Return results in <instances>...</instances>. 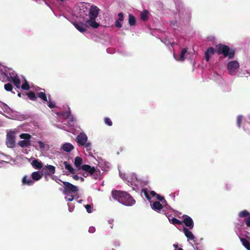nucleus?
I'll use <instances>...</instances> for the list:
<instances>
[{
  "label": "nucleus",
  "instance_id": "nucleus-1",
  "mask_svg": "<svg viewBox=\"0 0 250 250\" xmlns=\"http://www.w3.org/2000/svg\"><path fill=\"white\" fill-rule=\"evenodd\" d=\"M88 13V8L84 4L81 3L74 8V15L81 20L79 22H73L75 27L80 32L84 33L86 32V27L85 26V20L87 19Z\"/></svg>",
  "mask_w": 250,
  "mask_h": 250
},
{
  "label": "nucleus",
  "instance_id": "nucleus-2",
  "mask_svg": "<svg viewBox=\"0 0 250 250\" xmlns=\"http://www.w3.org/2000/svg\"><path fill=\"white\" fill-rule=\"evenodd\" d=\"M119 170L120 177L133 190L137 191L143 186V181L135 173H123L119 169Z\"/></svg>",
  "mask_w": 250,
  "mask_h": 250
},
{
  "label": "nucleus",
  "instance_id": "nucleus-3",
  "mask_svg": "<svg viewBox=\"0 0 250 250\" xmlns=\"http://www.w3.org/2000/svg\"><path fill=\"white\" fill-rule=\"evenodd\" d=\"M83 162V159L81 157L77 156L75 158L74 165L78 169H82L88 172L95 179L99 178L101 174L99 169L95 168L94 167H91L88 165H82Z\"/></svg>",
  "mask_w": 250,
  "mask_h": 250
},
{
  "label": "nucleus",
  "instance_id": "nucleus-4",
  "mask_svg": "<svg viewBox=\"0 0 250 250\" xmlns=\"http://www.w3.org/2000/svg\"><path fill=\"white\" fill-rule=\"evenodd\" d=\"M112 196L115 200L126 206H132L135 204V200L126 192L112 191Z\"/></svg>",
  "mask_w": 250,
  "mask_h": 250
},
{
  "label": "nucleus",
  "instance_id": "nucleus-5",
  "mask_svg": "<svg viewBox=\"0 0 250 250\" xmlns=\"http://www.w3.org/2000/svg\"><path fill=\"white\" fill-rule=\"evenodd\" d=\"M99 13V9L96 6L91 5L90 8H88L87 19L85 20L84 23L86 28H97L99 26L100 24L96 21Z\"/></svg>",
  "mask_w": 250,
  "mask_h": 250
},
{
  "label": "nucleus",
  "instance_id": "nucleus-6",
  "mask_svg": "<svg viewBox=\"0 0 250 250\" xmlns=\"http://www.w3.org/2000/svg\"><path fill=\"white\" fill-rule=\"evenodd\" d=\"M59 120H62L61 121L65 125L68 126H74L76 122V118L71 114L70 109L67 108L66 111H62L57 113Z\"/></svg>",
  "mask_w": 250,
  "mask_h": 250
},
{
  "label": "nucleus",
  "instance_id": "nucleus-7",
  "mask_svg": "<svg viewBox=\"0 0 250 250\" xmlns=\"http://www.w3.org/2000/svg\"><path fill=\"white\" fill-rule=\"evenodd\" d=\"M2 73L8 81L13 83L17 88H20V79L14 70L10 68H4Z\"/></svg>",
  "mask_w": 250,
  "mask_h": 250
},
{
  "label": "nucleus",
  "instance_id": "nucleus-8",
  "mask_svg": "<svg viewBox=\"0 0 250 250\" xmlns=\"http://www.w3.org/2000/svg\"><path fill=\"white\" fill-rule=\"evenodd\" d=\"M239 217L243 220H239L235 224V226L238 229H245V225L247 227L250 228V213L246 210L239 212Z\"/></svg>",
  "mask_w": 250,
  "mask_h": 250
},
{
  "label": "nucleus",
  "instance_id": "nucleus-9",
  "mask_svg": "<svg viewBox=\"0 0 250 250\" xmlns=\"http://www.w3.org/2000/svg\"><path fill=\"white\" fill-rule=\"evenodd\" d=\"M216 51L218 55L223 54L225 57H228L229 59H232L234 56V50L230 49L228 46L225 45L220 44L217 45Z\"/></svg>",
  "mask_w": 250,
  "mask_h": 250
},
{
  "label": "nucleus",
  "instance_id": "nucleus-10",
  "mask_svg": "<svg viewBox=\"0 0 250 250\" xmlns=\"http://www.w3.org/2000/svg\"><path fill=\"white\" fill-rule=\"evenodd\" d=\"M240 65L237 61H231L227 64L228 73L231 76H238L239 73Z\"/></svg>",
  "mask_w": 250,
  "mask_h": 250
},
{
  "label": "nucleus",
  "instance_id": "nucleus-11",
  "mask_svg": "<svg viewBox=\"0 0 250 250\" xmlns=\"http://www.w3.org/2000/svg\"><path fill=\"white\" fill-rule=\"evenodd\" d=\"M21 139H23V140L20 141L18 143V145L22 148L28 147L31 146L30 139L31 136L28 133H22L20 135Z\"/></svg>",
  "mask_w": 250,
  "mask_h": 250
},
{
  "label": "nucleus",
  "instance_id": "nucleus-12",
  "mask_svg": "<svg viewBox=\"0 0 250 250\" xmlns=\"http://www.w3.org/2000/svg\"><path fill=\"white\" fill-rule=\"evenodd\" d=\"M0 113L10 118L13 116L14 111L6 104L0 102Z\"/></svg>",
  "mask_w": 250,
  "mask_h": 250
},
{
  "label": "nucleus",
  "instance_id": "nucleus-13",
  "mask_svg": "<svg viewBox=\"0 0 250 250\" xmlns=\"http://www.w3.org/2000/svg\"><path fill=\"white\" fill-rule=\"evenodd\" d=\"M188 50V48L187 47L182 49L179 55L173 53L174 59L177 61L184 62L189 54V52Z\"/></svg>",
  "mask_w": 250,
  "mask_h": 250
},
{
  "label": "nucleus",
  "instance_id": "nucleus-14",
  "mask_svg": "<svg viewBox=\"0 0 250 250\" xmlns=\"http://www.w3.org/2000/svg\"><path fill=\"white\" fill-rule=\"evenodd\" d=\"M63 184L64 188L63 192L74 193L77 192L79 190V188L77 186L70 183L69 182H63Z\"/></svg>",
  "mask_w": 250,
  "mask_h": 250
},
{
  "label": "nucleus",
  "instance_id": "nucleus-15",
  "mask_svg": "<svg viewBox=\"0 0 250 250\" xmlns=\"http://www.w3.org/2000/svg\"><path fill=\"white\" fill-rule=\"evenodd\" d=\"M32 145L38 151L46 150L49 148V146L47 144H45L40 140L33 142Z\"/></svg>",
  "mask_w": 250,
  "mask_h": 250
},
{
  "label": "nucleus",
  "instance_id": "nucleus-16",
  "mask_svg": "<svg viewBox=\"0 0 250 250\" xmlns=\"http://www.w3.org/2000/svg\"><path fill=\"white\" fill-rule=\"evenodd\" d=\"M182 223H184L187 228L192 229L194 227V222L192 218L186 215H184L183 216V221Z\"/></svg>",
  "mask_w": 250,
  "mask_h": 250
},
{
  "label": "nucleus",
  "instance_id": "nucleus-17",
  "mask_svg": "<svg viewBox=\"0 0 250 250\" xmlns=\"http://www.w3.org/2000/svg\"><path fill=\"white\" fill-rule=\"evenodd\" d=\"M88 138L84 133H80L76 138L77 142L80 146H83L87 143Z\"/></svg>",
  "mask_w": 250,
  "mask_h": 250
},
{
  "label": "nucleus",
  "instance_id": "nucleus-18",
  "mask_svg": "<svg viewBox=\"0 0 250 250\" xmlns=\"http://www.w3.org/2000/svg\"><path fill=\"white\" fill-rule=\"evenodd\" d=\"M151 208L155 211H157L158 213H162L164 212V210L163 209V207L165 205L164 204H161L158 201L154 202L152 204H150Z\"/></svg>",
  "mask_w": 250,
  "mask_h": 250
},
{
  "label": "nucleus",
  "instance_id": "nucleus-19",
  "mask_svg": "<svg viewBox=\"0 0 250 250\" xmlns=\"http://www.w3.org/2000/svg\"><path fill=\"white\" fill-rule=\"evenodd\" d=\"M6 145L10 148L13 147L15 146V138L12 132H8L7 134Z\"/></svg>",
  "mask_w": 250,
  "mask_h": 250
},
{
  "label": "nucleus",
  "instance_id": "nucleus-20",
  "mask_svg": "<svg viewBox=\"0 0 250 250\" xmlns=\"http://www.w3.org/2000/svg\"><path fill=\"white\" fill-rule=\"evenodd\" d=\"M190 229L184 227L183 228V231L186 236L188 239V241L189 242L190 241H194L195 239V236L192 233V232L190 230Z\"/></svg>",
  "mask_w": 250,
  "mask_h": 250
},
{
  "label": "nucleus",
  "instance_id": "nucleus-21",
  "mask_svg": "<svg viewBox=\"0 0 250 250\" xmlns=\"http://www.w3.org/2000/svg\"><path fill=\"white\" fill-rule=\"evenodd\" d=\"M191 18V13L190 11H185L183 12L180 14V19L183 21L188 22Z\"/></svg>",
  "mask_w": 250,
  "mask_h": 250
},
{
  "label": "nucleus",
  "instance_id": "nucleus-22",
  "mask_svg": "<svg viewBox=\"0 0 250 250\" xmlns=\"http://www.w3.org/2000/svg\"><path fill=\"white\" fill-rule=\"evenodd\" d=\"M143 192L144 193L145 197L147 200L150 199V196L152 197H154L157 195L154 191H147L146 189H143Z\"/></svg>",
  "mask_w": 250,
  "mask_h": 250
},
{
  "label": "nucleus",
  "instance_id": "nucleus-23",
  "mask_svg": "<svg viewBox=\"0 0 250 250\" xmlns=\"http://www.w3.org/2000/svg\"><path fill=\"white\" fill-rule=\"evenodd\" d=\"M32 167L36 169H40L43 167V164L41 161L38 159H34L31 163Z\"/></svg>",
  "mask_w": 250,
  "mask_h": 250
},
{
  "label": "nucleus",
  "instance_id": "nucleus-24",
  "mask_svg": "<svg viewBox=\"0 0 250 250\" xmlns=\"http://www.w3.org/2000/svg\"><path fill=\"white\" fill-rule=\"evenodd\" d=\"M62 149L65 152H69L74 149V146L69 143H65L62 146Z\"/></svg>",
  "mask_w": 250,
  "mask_h": 250
},
{
  "label": "nucleus",
  "instance_id": "nucleus-25",
  "mask_svg": "<svg viewBox=\"0 0 250 250\" xmlns=\"http://www.w3.org/2000/svg\"><path fill=\"white\" fill-rule=\"evenodd\" d=\"M22 183L23 185H27V186H31L33 185L34 183L33 179H31V178L28 177L26 175H25L22 179Z\"/></svg>",
  "mask_w": 250,
  "mask_h": 250
},
{
  "label": "nucleus",
  "instance_id": "nucleus-26",
  "mask_svg": "<svg viewBox=\"0 0 250 250\" xmlns=\"http://www.w3.org/2000/svg\"><path fill=\"white\" fill-rule=\"evenodd\" d=\"M214 50L213 47L208 48L205 53V59L207 62H208L210 57L214 54Z\"/></svg>",
  "mask_w": 250,
  "mask_h": 250
},
{
  "label": "nucleus",
  "instance_id": "nucleus-27",
  "mask_svg": "<svg viewBox=\"0 0 250 250\" xmlns=\"http://www.w3.org/2000/svg\"><path fill=\"white\" fill-rule=\"evenodd\" d=\"M42 177V174L39 171H35L31 174V178L33 181H39Z\"/></svg>",
  "mask_w": 250,
  "mask_h": 250
},
{
  "label": "nucleus",
  "instance_id": "nucleus-28",
  "mask_svg": "<svg viewBox=\"0 0 250 250\" xmlns=\"http://www.w3.org/2000/svg\"><path fill=\"white\" fill-rule=\"evenodd\" d=\"M84 148L87 152L89 155H92V144L90 142H87L83 146Z\"/></svg>",
  "mask_w": 250,
  "mask_h": 250
},
{
  "label": "nucleus",
  "instance_id": "nucleus-29",
  "mask_svg": "<svg viewBox=\"0 0 250 250\" xmlns=\"http://www.w3.org/2000/svg\"><path fill=\"white\" fill-rule=\"evenodd\" d=\"M242 245L247 249V250H250V242L246 239L240 237Z\"/></svg>",
  "mask_w": 250,
  "mask_h": 250
},
{
  "label": "nucleus",
  "instance_id": "nucleus-30",
  "mask_svg": "<svg viewBox=\"0 0 250 250\" xmlns=\"http://www.w3.org/2000/svg\"><path fill=\"white\" fill-rule=\"evenodd\" d=\"M63 164L65 167V168L68 170L71 173L74 174L75 173V170L67 162L65 161Z\"/></svg>",
  "mask_w": 250,
  "mask_h": 250
},
{
  "label": "nucleus",
  "instance_id": "nucleus-31",
  "mask_svg": "<svg viewBox=\"0 0 250 250\" xmlns=\"http://www.w3.org/2000/svg\"><path fill=\"white\" fill-rule=\"evenodd\" d=\"M63 194L65 195L64 198L67 201H72L74 199L73 195L72 193L63 192Z\"/></svg>",
  "mask_w": 250,
  "mask_h": 250
},
{
  "label": "nucleus",
  "instance_id": "nucleus-32",
  "mask_svg": "<svg viewBox=\"0 0 250 250\" xmlns=\"http://www.w3.org/2000/svg\"><path fill=\"white\" fill-rule=\"evenodd\" d=\"M37 97L42 99L44 102H47V98L46 94L44 92H41L37 94Z\"/></svg>",
  "mask_w": 250,
  "mask_h": 250
},
{
  "label": "nucleus",
  "instance_id": "nucleus-33",
  "mask_svg": "<svg viewBox=\"0 0 250 250\" xmlns=\"http://www.w3.org/2000/svg\"><path fill=\"white\" fill-rule=\"evenodd\" d=\"M23 81H24V83L21 85V80L20 79V88H21L23 90H28L30 88L29 85L24 77L22 78Z\"/></svg>",
  "mask_w": 250,
  "mask_h": 250
},
{
  "label": "nucleus",
  "instance_id": "nucleus-34",
  "mask_svg": "<svg viewBox=\"0 0 250 250\" xmlns=\"http://www.w3.org/2000/svg\"><path fill=\"white\" fill-rule=\"evenodd\" d=\"M168 220L173 225H181L182 224V221L179 220L175 217H172V218H168Z\"/></svg>",
  "mask_w": 250,
  "mask_h": 250
},
{
  "label": "nucleus",
  "instance_id": "nucleus-35",
  "mask_svg": "<svg viewBox=\"0 0 250 250\" xmlns=\"http://www.w3.org/2000/svg\"><path fill=\"white\" fill-rule=\"evenodd\" d=\"M47 104V106L50 108H54L56 107L55 103L52 101L50 99V95L48 96V98L47 99V102H46Z\"/></svg>",
  "mask_w": 250,
  "mask_h": 250
},
{
  "label": "nucleus",
  "instance_id": "nucleus-36",
  "mask_svg": "<svg viewBox=\"0 0 250 250\" xmlns=\"http://www.w3.org/2000/svg\"><path fill=\"white\" fill-rule=\"evenodd\" d=\"M45 167L50 172V174H53L55 173V167L53 166L47 165Z\"/></svg>",
  "mask_w": 250,
  "mask_h": 250
},
{
  "label": "nucleus",
  "instance_id": "nucleus-37",
  "mask_svg": "<svg viewBox=\"0 0 250 250\" xmlns=\"http://www.w3.org/2000/svg\"><path fill=\"white\" fill-rule=\"evenodd\" d=\"M148 12L146 10L143 11L141 14V18L143 21H146L147 19Z\"/></svg>",
  "mask_w": 250,
  "mask_h": 250
},
{
  "label": "nucleus",
  "instance_id": "nucleus-38",
  "mask_svg": "<svg viewBox=\"0 0 250 250\" xmlns=\"http://www.w3.org/2000/svg\"><path fill=\"white\" fill-rule=\"evenodd\" d=\"M128 20H129V21H128L129 24L130 25H134L135 24L136 20L133 15L130 14L129 15V19Z\"/></svg>",
  "mask_w": 250,
  "mask_h": 250
},
{
  "label": "nucleus",
  "instance_id": "nucleus-39",
  "mask_svg": "<svg viewBox=\"0 0 250 250\" xmlns=\"http://www.w3.org/2000/svg\"><path fill=\"white\" fill-rule=\"evenodd\" d=\"M28 97L31 100H35L37 99V95L33 92H30L27 94Z\"/></svg>",
  "mask_w": 250,
  "mask_h": 250
},
{
  "label": "nucleus",
  "instance_id": "nucleus-40",
  "mask_svg": "<svg viewBox=\"0 0 250 250\" xmlns=\"http://www.w3.org/2000/svg\"><path fill=\"white\" fill-rule=\"evenodd\" d=\"M163 42L168 47L172 46V44H173V42H172L170 40L167 39H164L163 40Z\"/></svg>",
  "mask_w": 250,
  "mask_h": 250
},
{
  "label": "nucleus",
  "instance_id": "nucleus-41",
  "mask_svg": "<svg viewBox=\"0 0 250 250\" xmlns=\"http://www.w3.org/2000/svg\"><path fill=\"white\" fill-rule=\"evenodd\" d=\"M86 210V211L89 213H92L93 212V206L92 205L87 204L84 206Z\"/></svg>",
  "mask_w": 250,
  "mask_h": 250
},
{
  "label": "nucleus",
  "instance_id": "nucleus-42",
  "mask_svg": "<svg viewBox=\"0 0 250 250\" xmlns=\"http://www.w3.org/2000/svg\"><path fill=\"white\" fill-rule=\"evenodd\" d=\"M156 199L162 202V204H164V205H167V202L164 199V197L163 196H161L160 195L157 194L156 195Z\"/></svg>",
  "mask_w": 250,
  "mask_h": 250
},
{
  "label": "nucleus",
  "instance_id": "nucleus-43",
  "mask_svg": "<svg viewBox=\"0 0 250 250\" xmlns=\"http://www.w3.org/2000/svg\"><path fill=\"white\" fill-rule=\"evenodd\" d=\"M4 89L7 91H11L13 89L12 84L10 83L5 84L4 86Z\"/></svg>",
  "mask_w": 250,
  "mask_h": 250
},
{
  "label": "nucleus",
  "instance_id": "nucleus-44",
  "mask_svg": "<svg viewBox=\"0 0 250 250\" xmlns=\"http://www.w3.org/2000/svg\"><path fill=\"white\" fill-rule=\"evenodd\" d=\"M243 120V116L242 115H239L237 119V126L240 128L241 127V124Z\"/></svg>",
  "mask_w": 250,
  "mask_h": 250
},
{
  "label": "nucleus",
  "instance_id": "nucleus-45",
  "mask_svg": "<svg viewBox=\"0 0 250 250\" xmlns=\"http://www.w3.org/2000/svg\"><path fill=\"white\" fill-rule=\"evenodd\" d=\"M104 123L108 126H111L112 125V122L111 119L108 117L104 118Z\"/></svg>",
  "mask_w": 250,
  "mask_h": 250
},
{
  "label": "nucleus",
  "instance_id": "nucleus-46",
  "mask_svg": "<svg viewBox=\"0 0 250 250\" xmlns=\"http://www.w3.org/2000/svg\"><path fill=\"white\" fill-rule=\"evenodd\" d=\"M72 178L75 180H80L81 182H83L84 180L83 177L79 176L77 175H73Z\"/></svg>",
  "mask_w": 250,
  "mask_h": 250
},
{
  "label": "nucleus",
  "instance_id": "nucleus-47",
  "mask_svg": "<svg viewBox=\"0 0 250 250\" xmlns=\"http://www.w3.org/2000/svg\"><path fill=\"white\" fill-rule=\"evenodd\" d=\"M113 222H114V219L112 218H110L108 220V223L110 225V228L111 229H112L113 227Z\"/></svg>",
  "mask_w": 250,
  "mask_h": 250
},
{
  "label": "nucleus",
  "instance_id": "nucleus-48",
  "mask_svg": "<svg viewBox=\"0 0 250 250\" xmlns=\"http://www.w3.org/2000/svg\"><path fill=\"white\" fill-rule=\"evenodd\" d=\"M118 21H122L124 20V16L122 13H119L118 14Z\"/></svg>",
  "mask_w": 250,
  "mask_h": 250
},
{
  "label": "nucleus",
  "instance_id": "nucleus-49",
  "mask_svg": "<svg viewBox=\"0 0 250 250\" xmlns=\"http://www.w3.org/2000/svg\"><path fill=\"white\" fill-rule=\"evenodd\" d=\"M67 205L68 206V210L70 212H72L74 210V206L71 205L69 203L67 204Z\"/></svg>",
  "mask_w": 250,
  "mask_h": 250
},
{
  "label": "nucleus",
  "instance_id": "nucleus-50",
  "mask_svg": "<svg viewBox=\"0 0 250 250\" xmlns=\"http://www.w3.org/2000/svg\"><path fill=\"white\" fill-rule=\"evenodd\" d=\"M189 244L191 245V246L193 248V249L195 250H202L201 249H200V248H198L197 247V244L193 245V244H191L190 242H189Z\"/></svg>",
  "mask_w": 250,
  "mask_h": 250
},
{
  "label": "nucleus",
  "instance_id": "nucleus-51",
  "mask_svg": "<svg viewBox=\"0 0 250 250\" xmlns=\"http://www.w3.org/2000/svg\"><path fill=\"white\" fill-rule=\"evenodd\" d=\"M115 26L118 28H121L122 26L121 21L117 20L115 21Z\"/></svg>",
  "mask_w": 250,
  "mask_h": 250
},
{
  "label": "nucleus",
  "instance_id": "nucleus-52",
  "mask_svg": "<svg viewBox=\"0 0 250 250\" xmlns=\"http://www.w3.org/2000/svg\"><path fill=\"white\" fill-rule=\"evenodd\" d=\"M96 230L95 228L94 227H90L88 229V231L90 233H94Z\"/></svg>",
  "mask_w": 250,
  "mask_h": 250
},
{
  "label": "nucleus",
  "instance_id": "nucleus-53",
  "mask_svg": "<svg viewBox=\"0 0 250 250\" xmlns=\"http://www.w3.org/2000/svg\"><path fill=\"white\" fill-rule=\"evenodd\" d=\"M171 25L174 27L175 26H177V22L175 21H171Z\"/></svg>",
  "mask_w": 250,
  "mask_h": 250
},
{
  "label": "nucleus",
  "instance_id": "nucleus-54",
  "mask_svg": "<svg viewBox=\"0 0 250 250\" xmlns=\"http://www.w3.org/2000/svg\"><path fill=\"white\" fill-rule=\"evenodd\" d=\"M174 3H175L176 5L177 6L178 4L180 3V0H173Z\"/></svg>",
  "mask_w": 250,
  "mask_h": 250
},
{
  "label": "nucleus",
  "instance_id": "nucleus-55",
  "mask_svg": "<svg viewBox=\"0 0 250 250\" xmlns=\"http://www.w3.org/2000/svg\"><path fill=\"white\" fill-rule=\"evenodd\" d=\"M56 126L58 128H60L61 129H64L65 130V127L62 126H59V125H56Z\"/></svg>",
  "mask_w": 250,
  "mask_h": 250
},
{
  "label": "nucleus",
  "instance_id": "nucleus-56",
  "mask_svg": "<svg viewBox=\"0 0 250 250\" xmlns=\"http://www.w3.org/2000/svg\"><path fill=\"white\" fill-rule=\"evenodd\" d=\"M173 247L175 248V250H176L177 249V248H178V245H177V244H174Z\"/></svg>",
  "mask_w": 250,
  "mask_h": 250
},
{
  "label": "nucleus",
  "instance_id": "nucleus-57",
  "mask_svg": "<svg viewBox=\"0 0 250 250\" xmlns=\"http://www.w3.org/2000/svg\"><path fill=\"white\" fill-rule=\"evenodd\" d=\"M83 200H77V202L79 203H82L83 202Z\"/></svg>",
  "mask_w": 250,
  "mask_h": 250
},
{
  "label": "nucleus",
  "instance_id": "nucleus-58",
  "mask_svg": "<svg viewBox=\"0 0 250 250\" xmlns=\"http://www.w3.org/2000/svg\"><path fill=\"white\" fill-rule=\"evenodd\" d=\"M47 0H45V1H44L45 2V3L46 5H47L48 6L50 7V5L49 4L46 2Z\"/></svg>",
  "mask_w": 250,
  "mask_h": 250
},
{
  "label": "nucleus",
  "instance_id": "nucleus-59",
  "mask_svg": "<svg viewBox=\"0 0 250 250\" xmlns=\"http://www.w3.org/2000/svg\"><path fill=\"white\" fill-rule=\"evenodd\" d=\"M176 250H183L181 248H178Z\"/></svg>",
  "mask_w": 250,
  "mask_h": 250
},
{
  "label": "nucleus",
  "instance_id": "nucleus-60",
  "mask_svg": "<svg viewBox=\"0 0 250 250\" xmlns=\"http://www.w3.org/2000/svg\"><path fill=\"white\" fill-rule=\"evenodd\" d=\"M18 96L20 97L21 96V94L20 93H18Z\"/></svg>",
  "mask_w": 250,
  "mask_h": 250
},
{
  "label": "nucleus",
  "instance_id": "nucleus-61",
  "mask_svg": "<svg viewBox=\"0 0 250 250\" xmlns=\"http://www.w3.org/2000/svg\"><path fill=\"white\" fill-rule=\"evenodd\" d=\"M109 50H110V49H109V48H108V49H107V52H109Z\"/></svg>",
  "mask_w": 250,
  "mask_h": 250
},
{
  "label": "nucleus",
  "instance_id": "nucleus-62",
  "mask_svg": "<svg viewBox=\"0 0 250 250\" xmlns=\"http://www.w3.org/2000/svg\"><path fill=\"white\" fill-rule=\"evenodd\" d=\"M226 188H227V189H228V188H229L228 187V184H226Z\"/></svg>",
  "mask_w": 250,
  "mask_h": 250
},
{
  "label": "nucleus",
  "instance_id": "nucleus-63",
  "mask_svg": "<svg viewBox=\"0 0 250 250\" xmlns=\"http://www.w3.org/2000/svg\"><path fill=\"white\" fill-rule=\"evenodd\" d=\"M3 163H7L5 161H2Z\"/></svg>",
  "mask_w": 250,
  "mask_h": 250
},
{
  "label": "nucleus",
  "instance_id": "nucleus-64",
  "mask_svg": "<svg viewBox=\"0 0 250 250\" xmlns=\"http://www.w3.org/2000/svg\"><path fill=\"white\" fill-rule=\"evenodd\" d=\"M112 250H114V249H112Z\"/></svg>",
  "mask_w": 250,
  "mask_h": 250
}]
</instances>
